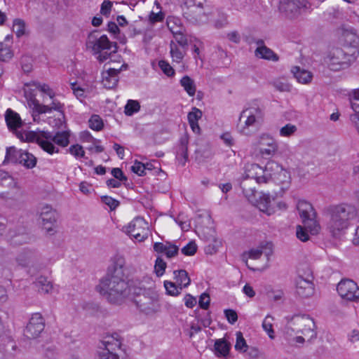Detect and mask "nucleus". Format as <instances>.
<instances>
[{"instance_id":"37","label":"nucleus","mask_w":359,"mask_h":359,"mask_svg":"<svg viewBox=\"0 0 359 359\" xmlns=\"http://www.w3.org/2000/svg\"><path fill=\"white\" fill-rule=\"evenodd\" d=\"M215 350L216 354L219 355L226 356L229 354L230 349V344L224 339H217L215 343Z\"/></svg>"},{"instance_id":"45","label":"nucleus","mask_w":359,"mask_h":359,"mask_svg":"<svg viewBox=\"0 0 359 359\" xmlns=\"http://www.w3.org/2000/svg\"><path fill=\"white\" fill-rule=\"evenodd\" d=\"M88 122L89 127L96 131L101 130L104 126L102 118L98 115H93Z\"/></svg>"},{"instance_id":"30","label":"nucleus","mask_w":359,"mask_h":359,"mask_svg":"<svg viewBox=\"0 0 359 359\" xmlns=\"http://www.w3.org/2000/svg\"><path fill=\"white\" fill-rule=\"evenodd\" d=\"M292 72L294 76L297 79V81L304 84L311 83L313 74L309 71L300 69L299 67H294L292 69Z\"/></svg>"},{"instance_id":"21","label":"nucleus","mask_w":359,"mask_h":359,"mask_svg":"<svg viewBox=\"0 0 359 359\" xmlns=\"http://www.w3.org/2000/svg\"><path fill=\"white\" fill-rule=\"evenodd\" d=\"M127 65H123L120 69L109 68L102 73V83L104 88L112 89L115 88L118 82V74L123 70L126 69Z\"/></svg>"},{"instance_id":"28","label":"nucleus","mask_w":359,"mask_h":359,"mask_svg":"<svg viewBox=\"0 0 359 359\" xmlns=\"http://www.w3.org/2000/svg\"><path fill=\"white\" fill-rule=\"evenodd\" d=\"M5 118L10 130H16L22 126V120L19 114L10 109L6 111Z\"/></svg>"},{"instance_id":"22","label":"nucleus","mask_w":359,"mask_h":359,"mask_svg":"<svg viewBox=\"0 0 359 359\" xmlns=\"http://www.w3.org/2000/svg\"><path fill=\"white\" fill-rule=\"evenodd\" d=\"M17 187L16 180L8 172L0 170V198H7L10 191Z\"/></svg>"},{"instance_id":"2","label":"nucleus","mask_w":359,"mask_h":359,"mask_svg":"<svg viewBox=\"0 0 359 359\" xmlns=\"http://www.w3.org/2000/svg\"><path fill=\"white\" fill-rule=\"evenodd\" d=\"M327 213L329 216L327 229L336 237L349 226L351 221L355 219L358 211L353 205L340 203L328 207Z\"/></svg>"},{"instance_id":"16","label":"nucleus","mask_w":359,"mask_h":359,"mask_svg":"<svg viewBox=\"0 0 359 359\" xmlns=\"http://www.w3.org/2000/svg\"><path fill=\"white\" fill-rule=\"evenodd\" d=\"M313 276L311 273L304 278L299 275L295 280L296 293L302 298H308L314 294Z\"/></svg>"},{"instance_id":"48","label":"nucleus","mask_w":359,"mask_h":359,"mask_svg":"<svg viewBox=\"0 0 359 359\" xmlns=\"http://www.w3.org/2000/svg\"><path fill=\"white\" fill-rule=\"evenodd\" d=\"M158 66L161 71L168 76H172L175 74V70L165 60H160Z\"/></svg>"},{"instance_id":"59","label":"nucleus","mask_w":359,"mask_h":359,"mask_svg":"<svg viewBox=\"0 0 359 359\" xmlns=\"http://www.w3.org/2000/svg\"><path fill=\"white\" fill-rule=\"evenodd\" d=\"M32 85L40 89L41 91L46 93L50 98L53 97L54 93L52 92V90L50 89L49 86L47 84H41L38 82L33 81L32 83Z\"/></svg>"},{"instance_id":"19","label":"nucleus","mask_w":359,"mask_h":359,"mask_svg":"<svg viewBox=\"0 0 359 359\" xmlns=\"http://www.w3.org/2000/svg\"><path fill=\"white\" fill-rule=\"evenodd\" d=\"M28 104L32 108V116L34 121L39 118V114L49 113L52 110L60 111L62 104L59 102L53 101L50 105L40 104L36 99L30 100Z\"/></svg>"},{"instance_id":"50","label":"nucleus","mask_w":359,"mask_h":359,"mask_svg":"<svg viewBox=\"0 0 359 359\" xmlns=\"http://www.w3.org/2000/svg\"><path fill=\"white\" fill-rule=\"evenodd\" d=\"M164 287L166 293L170 296H177L179 294L177 286L172 282L165 280L164 281Z\"/></svg>"},{"instance_id":"60","label":"nucleus","mask_w":359,"mask_h":359,"mask_svg":"<svg viewBox=\"0 0 359 359\" xmlns=\"http://www.w3.org/2000/svg\"><path fill=\"white\" fill-rule=\"evenodd\" d=\"M102 201L104 204L107 205L111 210H114L119 205L118 201L107 196L102 197Z\"/></svg>"},{"instance_id":"36","label":"nucleus","mask_w":359,"mask_h":359,"mask_svg":"<svg viewBox=\"0 0 359 359\" xmlns=\"http://www.w3.org/2000/svg\"><path fill=\"white\" fill-rule=\"evenodd\" d=\"M241 186L243 189V193L244 194L245 197L248 198V200L250 202L253 203L254 199L256 198V194H257L255 188L252 187L250 185V182H248L247 180L243 181L241 182Z\"/></svg>"},{"instance_id":"54","label":"nucleus","mask_w":359,"mask_h":359,"mask_svg":"<svg viewBox=\"0 0 359 359\" xmlns=\"http://www.w3.org/2000/svg\"><path fill=\"white\" fill-rule=\"evenodd\" d=\"M69 150L70 154L76 158L83 157L85 156V151H84L82 146H81L79 144L72 145L69 147Z\"/></svg>"},{"instance_id":"58","label":"nucleus","mask_w":359,"mask_h":359,"mask_svg":"<svg viewBox=\"0 0 359 359\" xmlns=\"http://www.w3.org/2000/svg\"><path fill=\"white\" fill-rule=\"evenodd\" d=\"M293 322L294 318L290 323H288V324L286 325L285 328V336L290 343H291V339L292 338L293 333L295 331V328L292 327V325H294Z\"/></svg>"},{"instance_id":"47","label":"nucleus","mask_w":359,"mask_h":359,"mask_svg":"<svg viewBox=\"0 0 359 359\" xmlns=\"http://www.w3.org/2000/svg\"><path fill=\"white\" fill-rule=\"evenodd\" d=\"M11 50L3 42H0V60L7 61L12 57Z\"/></svg>"},{"instance_id":"39","label":"nucleus","mask_w":359,"mask_h":359,"mask_svg":"<svg viewBox=\"0 0 359 359\" xmlns=\"http://www.w3.org/2000/svg\"><path fill=\"white\" fill-rule=\"evenodd\" d=\"M349 100L354 114L352 115H358L359 116V89H355L349 93Z\"/></svg>"},{"instance_id":"23","label":"nucleus","mask_w":359,"mask_h":359,"mask_svg":"<svg viewBox=\"0 0 359 359\" xmlns=\"http://www.w3.org/2000/svg\"><path fill=\"white\" fill-rule=\"evenodd\" d=\"M304 228L309 230L312 234H316L320 229V226L316 220V212L313 208L312 210H305L299 212Z\"/></svg>"},{"instance_id":"34","label":"nucleus","mask_w":359,"mask_h":359,"mask_svg":"<svg viewBox=\"0 0 359 359\" xmlns=\"http://www.w3.org/2000/svg\"><path fill=\"white\" fill-rule=\"evenodd\" d=\"M36 161V158L32 154L22 150V153L18 163L27 168L30 169L35 167Z\"/></svg>"},{"instance_id":"51","label":"nucleus","mask_w":359,"mask_h":359,"mask_svg":"<svg viewBox=\"0 0 359 359\" xmlns=\"http://www.w3.org/2000/svg\"><path fill=\"white\" fill-rule=\"evenodd\" d=\"M197 250V245L194 241H190L187 245L181 249V252L185 255H194Z\"/></svg>"},{"instance_id":"56","label":"nucleus","mask_w":359,"mask_h":359,"mask_svg":"<svg viewBox=\"0 0 359 359\" xmlns=\"http://www.w3.org/2000/svg\"><path fill=\"white\" fill-rule=\"evenodd\" d=\"M203 43L197 39L194 43H191V46L189 47V49L194 53V58L196 60L199 58L201 60L200 57V48L202 47Z\"/></svg>"},{"instance_id":"17","label":"nucleus","mask_w":359,"mask_h":359,"mask_svg":"<svg viewBox=\"0 0 359 359\" xmlns=\"http://www.w3.org/2000/svg\"><path fill=\"white\" fill-rule=\"evenodd\" d=\"M40 218L43 229L50 235L55 233V227L57 222V212L51 207L45 205L41 208Z\"/></svg>"},{"instance_id":"15","label":"nucleus","mask_w":359,"mask_h":359,"mask_svg":"<svg viewBox=\"0 0 359 359\" xmlns=\"http://www.w3.org/2000/svg\"><path fill=\"white\" fill-rule=\"evenodd\" d=\"M44 327L45 323L41 314L34 313L24 330V335L28 339H36L39 337Z\"/></svg>"},{"instance_id":"1","label":"nucleus","mask_w":359,"mask_h":359,"mask_svg":"<svg viewBox=\"0 0 359 359\" xmlns=\"http://www.w3.org/2000/svg\"><path fill=\"white\" fill-rule=\"evenodd\" d=\"M126 259L123 256L116 255L111 259V264L106 275L97 286L99 292L111 303H121L129 294L127 276L125 274Z\"/></svg>"},{"instance_id":"63","label":"nucleus","mask_w":359,"mask_h":359,"mask_svg":"<svg viewBox=\"0 0 359 359\" xmlns=\"http://www.w3.org/2000/svg\"><path fill=\"white\" fill-rule=\"evenodd\" d=\"M297 237L302 241H307L309 238L307 232L301 226H298L297 228Z\"/></svg>"},{"instance_id":"27","label":"nucleus","mask_w":359,"mask_h":359,"mask_svg":"<svg viewBox=\"0 0 359 359\" xmlns=\"http://www.w3.org/2000/svg\"><path fill=\"white\" fill-rule=\"evenodd\" d=\"M35 259L36 254L34 251L23 249L18 254L15 260L20 266L25 267L29 266Z\"/></svg>"},{"instance_id":"5","label":"nucleus","mask_w":359,"mask_h":359,"mask_svg":"<svg viewBox=\"0 0 359 359\" xmlns=\"http://www.w3.org/2000/svg\"><path fill=\"white\" fill-rule=\"evenodd\" d=\"M264 108L256 104L243 109L237 124L238 131L244 135H252L263 121Z\"/></svg>"},{"instance_id":"24","label":"nucleus","mask_w":359,"mask_h":359,"mask_svg":"<svg viewBox=\"0 0 359 359\" xmlns=\"http://www.w3.org/2000/svg\"><path fill=\"white\" fill-rule=\"evenodd\" d=\"M121 339L118 334L113 333L106 335L101 341L100 348L102 351L114 352L121 348Z\"/></svg>"},{"instance_id":"44","label":"nucleus","mask_w":359,"mask_h":359,"mask_svg":"<svg viewBox=\"0 0 359 359\" xmlns=\"http://www.w3.org/2000/svg\"><path fill=\"white\" fill-rule=\"evenodd\" d=\"M25 22L21 19H15L13 21V31L18 37H20L25 34Z\"/></svg>"},{"instance_id":"18","label":"nucleus","mask_w":359,"mask_h":359,"mask_svg":"<svg viewBox=\"0 0 359 359\" xmlns=\"http://www.w3.org/2000/svg\"><path fill=\"white\" fill-rule=\"evenodd\" d=\"M257 145L259 153L262 156H272L278 151L276 141L266 134H262L259 136Z\"/></svg>"},{"instance_id":"38","label":"nucleus","mask_w":359,"mask_h":359,"mask_svg":"<svg viewBox=\"0 0 359 359\" xmlns=\"http://www.w3.org/2000/svg\"><path fill=\"white\" fill-rule=\"evenodd\" d=\"M269 247V252H266V254L268 255L271 252V243H266V244H262L257 248H252L248 252L249 257L254 259H257L260 258L264 252V249H266Z\"/></svg>"},{"instance_id":"10","label":"nucleus","mask_w":359,"mask_h":359,"mask_svg":"<svg viewBox=\"0 0 359 359\" xmlns=\"http://www.w3.org/2000/svg\"><path fill=\"white\" fill-rule=\"evenodd\" d=\"M135 302L139 309L147 315L156 313L160 309L157 294L154 292H147L136 297Z\"/></svg>"},{"instance_id":"35","label":"nucleus","mask_w":359,"mask_h":359,"mask_svg":"<svg viewBox=\"0 0 359 359\" xmlns=\"http://www.w3.org/2000/svg\"><path fill=\"white\" fill-rule=\"evenodd\" d=\"M181 86L184 88L185 91L189 96H194L196 91L195 82L188 76H184L181 79Z\"/></svg>"},{"instance_id":"8","label":"nucleus","mask_w":359,"mask_h":359,"mask_svg":"<svg viewBox=\"0 0 359 359\" xmlns=\"http://www.w3.org/2000/svg\"><path fill=\"white\" fill-rule=\"evenodd\" d=\"M206 0H182L181 12L184 18L191 24H199L206 18Z\"/></svg>"},{"instance_id":"25","label":"nucleus","mask_w":359,"mask_h":359,"mask_svg":"<svg viewBox=\"0 0 359 359\" xmlns=\"http://www.w3.org/2000/svg\"><path fill=\"white\" fill-rule=\"evenodd\" d=\"M271 196L269 194L260 193L259 198H255L252 203L259 210L268 215L273 212V208L271 207Z\"/></svg>"},{"instance_id":"14","label":"nucleus","mask_w":359,"mask_h":359,"mask_svg":"<svg viewBox=\"0 0 359 359\" xmlns=\"http://www.w3.org/2000/svg\"><path fill=\"white\" fill-rule=\"evenodd\" d=\"M341 298L352 302H359V287L352 280H341L337 287Z\"/></svg>"},{"instance_id":"41","label":"nucleus","mask_w":359,"mask_h":359,"mask_svg":"<svg viewBox=\"0 0 359 359\" xmlns=\"http://www.w3.org/2000/svg\"><path fill=\"white\" fill-rule=\"evenodd\" d=\"M140 109V104L137 100H129L125 106V114L128 116H132L137 112Z\"/></svg>"},{"instance_id":"6","label":"nucleus","mask_w":359,"mask_h":359,"mask_svg":"<svg viewBox=\"0 0 359 359\" xmlns=\"http://www.w3.org/2000/svg\"><path fill=\"white\" fill-rule=\"evenodd\" d=\"M278 172L286 173L282 167L275 161H269L264 168L257 163H251L245 168V178L254 179L258 184L267 183Z\"/></svg>"},{"instance_id":"7","label":"nucleus","mask_w":359,"mask_h":359,"mask_svg":"<svg viewBox=\"0 0 359 359\" xmlns=\"http://www.w3.org/2000/svg\"><path fill=\"white\" fill-rule=\"evenodd\" d=\"M355 58V50L348 53L341 48H335L326 54L323 62L330 70L339 71L348 67Z\"/></svg>"},{"instance_id":"32","label":"nucleus","mask_w":359,"mask_h":359,"mask_svg":"<svg viewBox=\"0 0 359 359\" xmlns=\"http://www.w3.org/2000/svg\"><path fill=\"white\" fill-rule=\"evenodd\" d=\"M38 291L42 294H48L53 290V284L44 276L39 277L34 283Z\"/></svg>"},{"instance_id":"55","label":"nucleus","mask_w":359,"mask_h":359,"mask_svg":"<svg viewBox=\"0 0 359 359\" xmlns=\"http://www.w3.org/2000/svg\"><path fill=\"white\" fill-rule=\"evenodd\" d=\"M296 130L297 128L295 126L289 123L281 128L280 134L281 136L288 137L292 135Z\"/></svg>"},{"instance_id":"42","label":"nucleus","mask_w":359,"mask_h":359,"mask_svg":"<svg viewBox=\"0 0 359 359\" xmlns=\"http://www.w3.org/2000/svg\"><path fill=\"white\" fill-rule=\"evenodd\" d=\"M198 39L196 37L184 34L181 32V48H183L184 53L186 50L189 49V47L191 46V43H194Z\"/></svg>"},{"instance_id":"33","label":"nucleus","mask_w":359,"mask_h":359,"mask_svg":"<svg viewBox=\"0 0 359 359\" xmlns=\"http://www.w3.org/2000/svg\"><path fill=\"white\" fill-rule=\"evenodd\" d=\"M22 153V149H18L15 147H7L4 163H7L10 162L18 163L21 157Z\"/></svg>"},{"instance_id":"11","label":"nucleus","mask_w":359,"mask_h":359,"mask_svg":"<svg viewBox=\"0 0 359 359\" xmlns=\"http://www.w3.org/2000/svg\"><path fill=\"white\" fill-rule=\"evenodd\" d=\"M123 229L127 234L139 242L144 241L148 237V223L140 217H135Z\"/></svg>"},{"instance_id":"49","label":"nucleus","mask_w":359,"mask_h":359,"mask_svg":"<svg viewBox=\"0 0 359 359\" xmlns=\"http://www.w3.org/2000/svg\"><path fill=\"white\" fill-rule=\"evenodd\" d=\"M219 19L215 20V27L217 29L222 28L228 24V15L222 11H218Z\"/></svg>"},{"instance_id":"31","label":"nucleus","mask_w":359,"mask_h":359,"mask_svg":"<svg viewBox=\"0 0 359 359\" xmlns=\"http://www.w3.org/2000/svg\"><path fill=\"white\" fill-rule=\"evenodd\" d=\"M202 116V111L194 107L192 111L188 114L187 118L189 123V125L193 130V132L196 133H200V128L198 124V121Z\"/></svg>"},{"instance_id":"20","label":"nucleus","mask_w":359,"mask_h":359,"mask_svg":"<svg viewBox=\"0 0 359 359\" xmlns=\"http://www.w3.org/2000/svg\"><path fill=\"white\" fill-rule=\"evenodd\" d=\"M338 33L340 36V40L344 44L353 48V51L355 50L356 53V48L359 45V36L357 35L355 31L352 27L341 26L339 28Z\"/></svg>"},{"instance_id":"43","label":"nucleus","mask_w":359,"mask_h":359,"mask_svg":"<svg viewBox=\"0 0 359 359\" xmlns=\"http://www.w3.org/2000/svg\"><path fill=\"white\" fill-rule=\"evenodd\" d=\"M167 264L161 257H158L155 262L154 272L158 277L163 276L165 273Z\"/></svg>"},{"instance_id":"61","label":"nucleus","mask_w":359,"mask_h":359,"mask_svg":"<svg viewBox=\"0 0 359 359\" xmlns=\"http://www.w3.org/2000/svg\"><path fill=\"white\" fill-rule=\"evenodd\" d=\"M210 299L207 293H203L199 298V306L201 309H207L209 307Z\"/></svg>"},{"instance_id":"3","label":"nucleus","mask_w":359,"mask_h":359,"mask_svg":"<svg viewBox=\"0 0 359 359\" xmlns=\"http://www.w3.org/2000/svg\"><path fill=\"white\" fill-rule=\"evenodd\" d=\"M22 141H36L40 147L49 154L59 152V149L55 147L57 145L65 147L69 143V131L57 132L53 135L50 132L41 131L38 133L34 132L20 133L17 135Z\"/></svg>"},{"instance_id":"46","label":"nucleus","mask_w":359,"mask_h":359,"mask_svg":"<svg viewBox=\"0 0 359 359\" xmlns=\"http://www.w3.org/2000/svg\"><path fill=\"white\" fill-rule=\"evenodd\" d=\"M273 318L270 316H267L262 323V327L266 331L271 339H274V331L273 330L272 320Z\"/></svg>"},{"instance_id":"64","label":"nucleus","mask_w":359,"mask_h":359,"mask_svg":"<svg viewBox=\"0 0 359 359\" xmlns=\"http://www.w3.org/2000/svg\"><path fill=\"white\" fill-rule=\"evenodd\" d=\"M100 359H119V357L114 352L102 351L100 353Z\"/></svg>"},{"instance_id":"13","label":"nucleus","mask_w":359,"mask_h":359,"mask_svg":"<svg viewBox=\"0 0 359 359\" xmlns=\"http://www.w3.org/2000/svg\"><path fill=\"white\" fill-rule=\"evenodd\" d=\"M294 326L296 327L297 333H301L310 341L317 336L316 324L313 320L306 316H297L294 318Z\"/></svg>"},{"instance_id":"12","label":"nucleus","mask_w":359,"mask_h":359,"mask_svg":"<svg viewBox=\"0 0 359 359\" xmlns=\"http://www.w3.org/2000/svg\"><path fill=\"white\" fill-rule=\"evenodd\" d=\"M196 232L208 241H215V231L212 219L208 212L200 215L196 221Z\"/></svg>"},{"instance_id":"26","label":"nucleus","mask_w":359,"mask_h":359,"mask_svg":"<svg viewBox=\"0 0 359 359\" xmlns=\"http://www.w3.org/2000/svg\"><path fill=\"white\" fill-rule=\"evenodd\" d=\"M154 250L157 253H164L167 257L171 258L178 253V247L170 242L155 243L154 244Z\"/></svg>"},{"instance_id":"29","label":"nucleus","mask_w":359,"mask_h":359,"mask_svg":"<svg viewBox=\"0 0 359 359\" xmlns=\"http://www.w3.org/2000/svg\"><path fill=\"white\" fill-rule=\"evenodd\" d=\"M255 55L258 58L273 62H276L279 59L278 55L266 46L257 47L255 50Z\"/></svg>"},{"instance_id":"40","label":"nucleus","mask_w":359,"mask_h":359,"mask_svg":"<svg viewBox=\"0 0 359 359\" xmlns=\"http://www.w3.org/2000/svg\"><path fill=\"white\" fill-rule=\"evenodd\" d=\"M236 336V341L235 344V349L238 351L246 352L248 348V346L243 337V333L241 332H237Z\"/></svg>"},{"instance_id":"62","label":"nucleus","mask_w":359,"mask_h":359,"mask_svg":"<svg viewBox=\"0 0 359 359\" xmlns=\"http://www.w3.org/2000/svg\"><path fill=\"white\" fill-rule=\"evenodd\" d=\"M112 7V3L110 1H104L101 5L100 13L104 15H109Z\"/></svg>"},{"instance_id":"52","label":"nucleus","mask_w":359,"mask_h":359,"mask_svg":"<svg viewBox=\"0 0 359 359\" xmlns=\"http://www.w3.org/2000/svg\"><path fill=\"white\" fill-rule=\"evenodd\" d=\"M273 86L280 92H290L291 90V86L281 80L274 81Z\"/></svg>"},{"instance_id":"57","label":"nucleus","mask_w":359,"mask_h":359,"mask_svg":"<svg viewBox=\"0 0 359 359\" xmlns=\"http://www.w3.org/2000/svg\"><path fill=\"white\" fill-rule=\"evenodd\" d=\"M224 314L228 322L231 325L234 324L238 320L237 313L233 309L224 310Z\"/></svg>"},{"instance_id":"53","label":"nucleus","mask_w":359,"mask_h":359,"mask_svg":"<svg viewBox=\"0 0 359 359\" xmlns=\"http://www.w3.org/2000/svg\"><path fill=\"white\" fill-rule=\"evenodd\" d=\"M131 170L139 176L146 175L144 164L137 161H135L134 165L131 167Z\"/></svg>"},{"instance_id":"4","label":"nucleus","mask_w":359,"mask_h":359,"mask_svg":"<svg viewBox=\"0 0 359 359\" xmlns=\"http://www.w3.org/2000/svg\"><path fill=\"white\" fill-rule=\"evenodd\" d=\"M86 47L97 55V59L101 62L110 58L113 53L117 52L118 48L116 43L111 42L106 35H100L97 31L89 34Z\"/></svg>"},{"instance_id":"9","label":"nucleus","mask_w":359,"mask_h":359,"mask_svg":"<svg viewBox=\"0 0 359 359\" xmlns=\"http://www.w3.org/2000/svg\"><path fill=\"white\" fill-rule=\"evenodd\" d=\"M309 6L306 0H280L278 9L285 18L294 19L299 17L303 11L307 9Z\"/></svg>"}]
</instances>
